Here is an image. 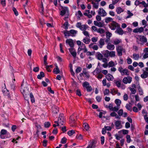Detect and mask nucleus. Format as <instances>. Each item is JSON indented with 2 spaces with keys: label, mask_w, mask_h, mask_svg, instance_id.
Segmentation results:
<instances>
[{
  "label": "nucleus",
  "mask_w": 148,
  "mask_h": 148,
  "mask_svg": "<svg viewBox=\"0 0 148 148\" xmlns=\"http://www.w3.org/2000/svg\"><path fill=\"white\" fill-rule=\"evenodd\" d=\"M110 56L111 57H114L115 56V53L114 51H109Z\"/></svg>",
  "instance_id": "nucleus-36"
},
{
  "label": "nucleus",
  "mask_w": 148,
  "mask_h": 148,
  "mask_svg": "<svg viewBox=\"0 0 148 148\" xmlns=\"http://www.w3.org/2000/svg\"><path fill=\"white\" fill-rule=\"evenodd\" d=\"M12 10L14 12V13L15 14L16 16H17L18 15V13L17 11L16 10V9L15 8H12Z\"/></svg>",
  "instance_id": "nucleus-60"
},
{
  "label": "nucleus",
  "mask_w": 148,
  "mask_h": 148,
  "mask_svg": "<svg viewBox=\"0 0 148 148\" xmlns=\"http://www.w3.org/2000/svg\"><path fill=\"white\" fill-rule=\"evenodd\" d=\"M127 14L128 15L127 16L126 18H129L131 17V16H133V14L130 12L129 10L127 11Z\"/></svg>",
  "instance_id": "nucleus-45"
},
{
  "label": "nucleus",
  "mask_w": 148,
  "mask_h": 148,
  "mask_svg": "<svg viewBox=\"0 0 148 148\" xmlns=\"http://www.w3.org/2000/svg\"><path fill=\"white\" fill-rule=\"evenodd\" d=\"M69 50L71 54L75 58L76 56V53L75 51L74 48H69Z\"/></svg>",
  "instance_id": "nucleus-13"
},
{
  "label": "nucleus",
  "mask_w": 148,
  "mask_h": 148,
  "mask_svg": "<svg viewBox=\"0 0 148 148\" xmlns=\"http://www.w3.org/2000/svg\"><path fill=\"white\" fill-rule=\"evenodd\" d=\"M116 11L118 14H120L123 11V10L121 7H118L116 8Z\"/></svg>",
  "instance_id": "nucleus-25"
},
{
  "label": "nucleus",
  "mask_w": 148,
  "mask_h": 148,
  "mask_svg": "<svg viewBox=\"0 0 148 148\" xmlns=\"http://www.w3.org/2000/svg\"><path fill=\"white\" fill-rule=\"evenodd\" d=\"M115 102L117 106H120L121 103V101L119 99H117L115 100Z\"/></svg>",
  "instance_id": "nucleus-34"
},
{
  "label": "nucleus",
  "mask_w": 148,
  "mask_h": 148,
  "mask_svg": "<svg viewBox=\"0 0 148 148\" xmlns=\"http://www.w3.org/2000/svg\"><path fill=\"white\" fill-rule=\"evenodd\" d=\"M138 90L139 94L141 95H143V92L142 89L140 87H139L138 88Z\"/></svg>",
  "instance_id": "nucleus-52"
},
{
  "label": "nucleus",
  "mask_w": 148,
  "mask_h": 148,
  "mask_svg": "<svg viewBox=\"0 0 148 148\" xmlns=\"http://www.w3.org/2000/svg\"><path fill=\"white\" fill-rule=\"evenodd\" d=\"M119 26H120L117 23L114 21H112V23L111 24L110 28L112 30H114L116 28H117L119 27Z\"/></svg>",
  "instance_id": "nucleus-6"
},
{
  "label": "nucleus",
  "mask_w": 148,
  "mask_h": 148,
  "mask_svg": "<svg viewBox=\"0 0 148 148\" xmlns=\"http://www.w3.org/2000/svg\"><path fill=\"white\" fill-rule=\"evenodd\" d=\"M2 91L5 95L8 96L9 98L10 97L9 92L5 88H2Z\"/></svg>",
  "instance_id": "nucleus-10"
},
{
  "label": "nucleus",
  "mask_w": 148,
  "mask_h": 148,
  "mask_svg": "<svg viewBox=\"0 0 148 148\" xmlns=\"http://www.w3.org/2000/svg\"><path fill=\"white\" fill-rule=\"evenodd\" d=\"M97 32L100 34H102L105 32V31L102 28H99L98 29Z\"/></svg>",
  "instance_id": "nucleus-42"
},
{
  "label": "nucleus",
  "mask_w": 148,
  "mask_h": 148,
  "mask_svg": "<svg viewBox=\"0 0 148 148\" xmlns=\"http://www.w3.org/2000/svg\"><path fill=\"white\" fill-rule=\"evenodd\" d=\"M132 80V78L129 76L124 77L122 80L123 82L125 84L130 83Z\"/></svg>",
  "instance_id": "nucleus-4"
},
{
  "label": "nucleus",
  "mask_w": 148,
  "mask_h": 148,
  "mask_svg": "<svg viewBox=\"0 0 148 148\" xmlns=\"http://www.w3.org/2000/svg\"><path fill=\"white\" fill-rule=\"evenodd\" d=\"M107 49L110 50H114L115 48L114 45L111 44L110 43H108L107 46Z\"/></svg>",
  "instance_id": "nucleus-14"
},
{
  "label": "nucleus",
  "mask_w": 148,
  "mask_h": 148,
  "mask_svg": "<svg viewBox=\"0 0 148 148\" xmlns=\"http://www.w3.org/2000/svg\"><path fill=\"white\" fill-rule=\"evenodd\" d=\"M83 73L84 74L85 76L88 78H89V75L86 72V69H84L83 71Z\"/></svg>",
  "instance_id": "nucleus-35"
},
{
  "label": "nucleus",
  "mask_w": 148,
  "mask_h": 148,
  "mask_svg": "<svg viewBox=\"0 0 148 148\" xmlns=\"http://www.w3.org/2000/svg\"><path fill=\"white\" fill-rule=\"evenodd\" d=\"M1 134L5 135L7 133V131L3 129L1 132Z\"/></svg>",
  "instance_id": "nucleus-57"
},
{
  "label": "nucleus",
  "mask_w": 148,
  "mask_h": 148,
  "mask_svg": "<svg viewBox=\"0 0 148 148\" xmlns=\"http://www.w3.org/2000/svg\"><path fill=\"white\" fill-rule=\"evenodd\" d=\"M94 23L95 26L100 27H103V23L101 22H98L97 21H94Z\"/></svg>",
  "instance_id": "nucleus-18"
},
{
  "label": "nucleus",
  "mask_w": 148,
  "mask_h": 148,
  "mask_svg": "<svg viewBox=\"0 0 148 148\" xmlns=\"http://www.w3.org/2000/svg\"><path fill=\"white\" fill-rule=\"evenodd\" d=\"M90 41V39L88 38L87 37H86L84 38L83 40V42L86 44H89Z\"/></svg>",
  "instance_id": "nucleus-26"
},
{
  "label": "nucleus",
  "mask_w": 148,
  "mask_h": 148,
  "mask_svg": "<svg viewBox=\"0 0 148 148\" xmlns=\"http://www.w3.org/2000/svg\"><path fill=\"white\" fill-rule=\"evenodd\" d=\"M67 139L65 137L63 138L61 140V143L62 144H64L66 143Z\"/></svg>",
  "instance_id": "nucleus-47"
},
{
  "label": "nucleus",
  "mask_w": 148,
  "mask_h": 148,
  "mask_svg": "<svg viewBox=\"0 0 148 148\" xmlns=\"http://www.w3.org/2000/svg\"><path fill=\"white\" fill-rule=\"evenodd\" d=\"M62 10L60 11V15L63 16L66 13V12L68 11V9L67 7H63L61 6Z\"/></svg>",
  "instance_id": "nucleus-9"
},
{
  "label": "nucleus",
  "mask_w": 148,
  "mask_h": 148,
  "mask_svg": "<svg viewBox=\"0 0 148 148\" xmlns=\"http://www.w3.org/2000/svg\"><path fill=\"white\" fill-rule=\"evenodd\" d=\"M99 46L100 48H102L103 46L105 44L104 39L102 38L100 39L99 41Z\"/></svg>",
  "instance_id": "nucleus-17"
},
{
  "label": "nucleus",
  "mask_w": 148,
  "mask_h": 148,
  "mask_svg": "<svg viewBox=\"0 0 148 148\" xmlns=\"http://www.w3.org/2000/svg\"><path fill=\"white\" fill-rule=\"evenodd\" d=\"M141 77L143 78H145L147 77V75L145 71L141 75Z\"/></svg>",
  "instance_id": "nucleus-64"
},
{
  "label": "nucleus",
  "mask_w": 148,
  "mask_h": 148,
  "mask_svg": "<svg viewBox=\"0 0 148 148\" xmlns=\"http://www.w3.org/2000/svg\"><path fill=\"white\" fill-rule=\"evenodd\" d=\"M45 76V74L43 72H41L40 74L38 75L37 76V78L39 79H41L42 77H44Z\"/></svg>",
  "instance_id": "nucleus-27"
},
{
  "label": "nucleus",
  "mask_w": 148,
  "mask_h": 148,
  "mask_svg": "<svg viewBox=\"0 0 148 148\" xmlns=\"http://www.w3.org/2000/svg\"><path fill=\"white\" fill-rule=\"evenodd\" d=\"M110 93L114 95V94H116L117 92V91L118 90H116L114 89H110Z\"/></svg>",
  "instance_id": "nucleus-40"
},
{
  "label": "nucleus",
  "mask_w": 148,
  "mask_h": 148,
  "mask_svg": "<svg viewBox=\"0 0 148 148\" xmlns=\"http://www.w3.org/2000/svg\"><path fill=\"white\" fill-rule=\"evenodd\" d=\"M64 118L62 117H60L58 119V123L61 125H63L64 123Z\"/></svg>",
  "instance_id": "nucleus-30"
},
{
  "label": "nucleus",
  "mask_w": 148,
  "mask_h": 148,
  "mask_svg": "<svg viewBox=\"0 0 148 148\" xmlns=\"http://www.w3.org/2000/svg\"><path fill=\"white\" fill-rule=\"evenodd\" d=\"M123 113V111L122 109H120L118 112V113L119 116L122 115Z\"/></svg>",
  "instance_id": "nucleus-63"
},
{
  "label": "nucleus",
  "mask_w": 148,
  "mask_h": 148,
  "mask_svg": "<svg viewBox=\"0 0 148 148\" xmlns=\"http://www.w3.org/2000/svg\"><path fill=\"white\" fill-rule=\"evenodd\" d=\"M114 65L115 64L114 62L112 61H110L108 64L109 67H113L114 66Z\"/></svg>",
  "instance_id": "nucleus-39"
},
{
  "label": "nucleus",
  "mask_w": 148,
  "mask_h": 148,
  "mask_svg": "<svg viewBox=\"0 0 148 148\" xmlns=\"http://www.w3.org/2000/svg\"><path fill=\"white\" fill-rule=\"evenodd\" d=\"M96 99L97 102H100L101 101L102 97L99 96H97L96 97Z\"/></svg>",
  "instance_id": "nucleus-54"
},
{
  "label": "nucleus",
  "mask_w": 148,
  "mask_h": 148,
  "mask_svg": "<svg viewBox=\"0 0 148 148\" xmlns=\"http://www.w3.org/2000/svg\"><path fill=\"white\" fill-rule=\"evenodd\" d=\"M137 41L138 43H139L140 41L143 43H145L147 42V39L143 36L138 35L137 37Z\"/></svg>",
  "instance_id": "nucleus-2"
},
{
  "label": "nucleus",
  "mask_w": 148,
  "mask_h": 148,
  "mask_svg": "<svg viewBox=\"0 0 148 148\" xmlns=\"http://www.w3.org/2000/svg\"><path fill=\"white\" fill-rule=\"evenodd\" d=\"M106 78L108 81H112L114 79L113 76L110 74H108L106 76Z\"/></svg>",
  "instance_id": "nucleus-16"
},
{
  "label": "nucleus",
  "mask_w": 148,
  "mask_h": 148,
  "mask_svg": "<svg viewBox=\"0 0 148 148\" xmlns=\"http://www.w3.org/2000/svg\"><path fill=\"white\" fill-rule=\"evenodd\" d=\"M119 108L120 106L117 105L116 106H115L114 108L113 107V109L112 110V111L117 112L118 111Z\"/></svg>",
  "instance_id": "nucleus-44"
},
{
  "label": "nucleus",
  "mask_w": 148,
  "mask_h": 148,
  "mask_svg": "<svg viewBox=\"0 0 148 148\" xmlns=\"http://www.w3.org/2000/svg\"><path fill=\"white\" fill-rule=\"evenodd\" d=\"M56 68H54L53 69V72L57 74L59 73L60 72V71L56 64Z\"/></svg>",
  "instance_id": "nucleus-21"
},
{
  "label": "nucleus",
  "mask_w": 148,
  "mask_h": 148,
  "mask_svg": "<svg viewBox=\"0 0 148 148\" xmlns=\"http://www.w3.org/2000/svg\"><path fill=\"white\" fill-rule=\"evenodd\" d=\"M52 112L54 114H56L58 111V108L55 106H53L52 107Z\"/></svg>",
  "instance_id": "nucleus-20"
},
{
  "label": "nucleus",
  "mask_w": 148,
  "mask_h": 148,
  "mask_svg": "<svg viewBox=\"0 0 148 148\" xmlns=\"http://www.w3.org/2000/svg\"><path fill=\"white\" fill-rule=\"evenodd\" d=\"M121 74L122 75H129V72L127 69H125L123 70L122 73Z\"/></svg>",
  "instance_id": "nucleus-23"
},
{
  "label": "nucleus",
  "mask_w": 148,
  "mask_h": 148,
  "mask_svg": "<svg viewBox=\"0 0 148 148\" xmlns=\"http://www.w3.org/2000/svg\"><path fill=\"white\" fill-rule=\"evenodd\" d=\"M86 47L85 45L83 43H82L80 46L79 47L78 49V51H80L81 50H82L83 49L85 48Z\"/></svg>",
  "instance_id": "nucleus-31"
},
{
  "label": "nucleus",
  "mask_w": 148,
  "mask_h": 148,
  "mask_svg": "<svg viewBox=\"0 0 148 148\" xmlns=\"http://www.w3.org/2000/svg\"><path fill=\"white\" fill-rule=\"evenodd\" d=\"M50 123L49 122H46L44 123L45 127L46 128H48L50 126Z\"/></svg>",
  "instance_id": "nucleus-48"
},
{
  "label": "nucleus",
  "mask_w": 148,
  "mask_h": 148,
  "mask_svg": "<svg viewBox=\"0 0 148 148\" xmlns=\"http://www.w3.org/2000/svg\"><path fill=\"white\" fill-rule=\"evenodd\" d=\"M123 99L125 101H127L128 99V95L127 94H125L123 96Z\"/></svg>",
  "instance_id": "nucleus-59"
},
{
  "label": "nucleus",
  "mask_w": 148,
  "mask_h": 148,
  "mask_svg": "<svg viewBox=\"0 0 148 148\" xmlns=\"http://www.w3.org/2000/svg\"><path fill=\"white\" fill-rule=\"evenodd\" d=\"M104 95H108L109 94L110 91L109 89H106L103 92Z\"/></svg>",
  "instance_id": "nucleus-43"
},
{
  "label": "nucleus",
  "mask_w": 148,
  "mask_h": 148,
  "mask_svg": "<svg viewBox=\"0 0 148 148\" xmlns=\"http://www.w3.org/2000/svg\"><path fill=\"white\" fill-rule=\"evenodd\" d=\"M96 56L97 59L99 60H101L103 58V55L99 52L96 53Z\"/></svg>",
  "instance_id": "nucleus-15"
},
{
  "label": "nucleus",
  "mask_w": 148,
  "mask_h": 148,
  "mask_svg": "<svg viewBox=\"0 0 148 148\" xmlns=\"http://www.w3.org/2000/svg\"><path fill=\"white\" fill-rule=\"evenodd\" d=\"M129 89L131 91V93L132 94H135L136 92V90L134 88H132L131 87L129 88Z\"/></svg>",
  "instance_id": "nucleus-49"
},
{
  "label": "nucleus",
  "mask_w": 148,
  "mask_h": 148,
  "mask_svg": "<svg viewBox=\"0 0 148 148\" xmlns=\"http://www.w3.org/2000/svg\"><path fill=\"white\" fill-rule=\"evenodd\" d=\"M127 142V143H130L131 141V138L130 136L129 135H127L126 136Z\"/></svg>",
  "instance_id": "nucleus-55"
},
{
  "label": "nucleus",
  "mask_w": 148,
  "mask_h": 148,
  "mask_svg": "<svg viewBox=\"0 0 148 148\" xmlns=\"http://www.w3.org/2000/svg\"><path fill=\"white\" fill-rule=\"evenodd\" d=\"M97 141L95 140H93L89 146H90V148H95L96 147V144Z\"/></svg>",
  "instance_id": "nucleus-19"
},
{
  "label": "nucleus",
  "mask_w": 148,
  "mask_h": 148,
  "mask_svg": "<svg viewBox=\"0 0 148 148\" xmlns=\"http://www.w3.org/2000/svg\"><path fill=\"white\" fill-rule=\"evenodd\" d=\"M82 86L86 88L88 92H91L92 90L91 86L90 85L89 83L87 82H84Z\"/></svg>",
  "instance_id": "nucleus-3"
},
{
  "label": "nucleus",
  "mask_w": 148,
  "mask_h": 148,
  "mask_svg": "<svg viewBox=\"0 0 148 148\" xmlns=\"http://www.w3.org/2000/svg\"><path fill=\"white\" fill-rule=\"evenodd\" d=\"M70 34L71 35V36H75V35L77 34V31L75 30L74 29H71L70 31Z\"/></svg>",
  "instance_id": "nucleus-29"
},
{
  "label": "nucleus",
  "mask_w": 148,
  "mask_h": 148,
  "mask_svg": "<svg viewBox=\"0 0 148 148\" xmlns=\"http://www.w3.org/2000/svg\"><path fill=\"white\" fill-rule=\"evenodd\" d=\"M24 80H23V82L21 84L20 91L25 99L26 98H27V96H29V92L27 87V84L26 83L24 84Z\"/></svg>",
  "instance_id": "nucleus-1"
},
{
  "label": "nucleus",
  "mask_w": 148,
  "mask_h": 148,
  "mask_svg": "<svg viewBox=\"0 0 148 148\" xmlns=\"http://www.w3.org/2000/svg\"><path fill=\"white\" fill-rule=\"evenodd\" d=\"M66 44H68L71 47V48H73L74 44L73 40L71 39H67L66 41Z\"/></svg>",
  "instance_id": "nucleus-7"
},
{
  "label": "nucleus",
  "mask_w": 148,
  "mask_h": 148,
  "mask_svg": "<svg viewBox=\"0 0 148 148\" xmlns=\"http://www.w3.org/2000/svg\"><path fill=\"white\" fill-rule=\"evenodd\" d=\"M99 15L102 17H104L107 15V13L103 8H99L98 11Z\"/></svg>",
  "instance_id": "nucleus-5"
},
{
  "label": "nucleus",
  "mask_w": 148,
  "mask_h": 148,
  "mask_svg": "<svg viewBox=\"0 0 148 148\" xmlns=\"http://www.w3.org/2000/svg\"><path fill=\"white\" fill-rule=\"evenodd\" d=\"M114 124L116 126V128L117 129H119L121 128V121H116Z\"/></svg>",
  "instance_id": "nucleus-11"
},
{
  "label": "nucleus",
  "mask_w": 148,
  "mask_h": 148,
  "mask_svg": "<svg viewBox=\"0 0 148 148\" xmlns=\"http://www.w3.org/2000/svg\"><path fill=\"white\" fill-rule=\"evenodd\" d=\"M92 45L91 44L89 45L90 47L92 48V49L94 50H97L98 49V47L97 45H94L92 47Z\"/></svg>",
  "instance_id": "nucleus-41"
},
{
  "label": "nucleus",
  "mask_w": 148,
  "mask_h": 148,
  "mask_svg": "<svg viewBox=\"0 0 148 148\" xmlns=\"http://www.w3.org/2000/svg\"><path fill=\"white\" fill-rule=\"evenodd\" d=\"M121 42V40L120 39H116L113 41V44L115 45H117Z\"/></svg>",
  "instance_id": "nucleus-24"
},
{
  "label": "nucleus",
  "mask_w": 148,
  "mask_h": 148,
  "mask_svg": "<svg viewBox=\"0 0 148 148\" xmlns=\"http://www.w3.org/2000/svg\"><path fill=\"white\" fill-rule=\"evenodd\" d=\"M133 58L136 60H138L139 58V55L134 53L133 55Z\"/></svg>",
  "instance_id": "nucleus-32"
},
{
  "label": "nucleus",
  "mask_w": 148,
  "mask_h": 148,
  "mask_svg": "<svg viewBox=\"0 0 148 148\" xmlns=\"http://www.w3.org/2000/svg\"><path fill=\"white\" fill-rule=\"evenodd\" d=\"M83 127L86 130H88L89 129L88 125L86 123H85L83 124Z\"/></svg>",
  "instance_id": "nucleus-37"
},
{
  "label": "nucleus",
  "mask_w": 148,
  "mask_h": 148,
  "mask_svg": "<svg viewBox=\"0 0 148 148\" xmlns=\"http://www.w3.org/2000/svg\"><path fill=\"white\" fill-rule=\"evenodd\" d=\"M82 25L81 24V23L80 22H78L76 24V26L77 27L79 28V29L81 28V26Z\"/></svg>",
  "instance_id": "nucleus-62"
},
{
  "label": "nucleus",
  "mask_w": 148,
  "mask_h": 148,
  "mask_svg": "<svg viewBox=\"0 0 148 148\" xmlns=\"http://www.w3.org/2000/svg\"><path fill=\"white\" fill-rule=\"evenodd\" d=\"M82 68L80 67H78L76 69L75 72L77 73H80L82 71Z\"/></svg>",
  "instance_id": "nucleus-53"
},
{
  "label": "nucleus",
  "mask_w": 148,
  "mask_h": 148,
  "mask_svg": "<svg viewBox=\"0 0 148 148\" xmlns=\"http://www.w3.org/2000/svg\"><path fill=\"white\" fill-rule=\"evenodd\" d=\"M64 32V34L65 36H70L71 35L70 34V31H66V32Z\"/></svg>",
  "instance_id": "nucleus-46"
},
{
  "label": "nucleus",
  "mask_w": 148,
  "mask_h": 148,
  "mask_svg": "<svg viewBox=\"0 0 148 148\" xmlns=\"http://www.w3.org/2000/svg\"><path fill=\"white\" fill-rule=\"evenodd\" d=\"M125 107L126 109L129 110H132V106L131 105V103L127 104L125 106Z\"/></svg>",
  "instance_id": "nucleus-33"
},
{
  "label": "nucleus",
  "mask_w": 148,
  "mask_h": 148,
  "mask_svg": "<svg viewBox=\"0 0 148 148\" xmlns=\"http://www.w3.org/2000/svg\"><path fill=\"white\" fill-rule=\"evenodd\" d=\"M115 32L120 35H122L124 33L123 30L120 27V26H119V27L117 29Z\"/></svg>",
  "instance_id": "nucleus-12"
},
{
  "label": "nucleus",
  "mask_w": 148,
  "mask_h": 148,
  "mask_svg": "<svg viewBox=\"0 0 148 148\" xmlns=\"http://www.w3.org/2000/svg\"><path fill=\"white\" fill-rule=\"evenodd\" d=\"M124 50L123 48L121 46H118L116 48V51L118 54L119 56H121L122 55V52Z\"/></svg>",
  "instance_id": "nucleus-8"
},
{
  "label": "nucleus",
  "mask_w": 148,
  "mask_h": 148,
  "mask_svg": "<svg viewBox=\"0 0 148 148\" xmlns=\"http://www.w3.org/2000/svg\"><path fill=\"white\" fill-rule=\"evenodd\" d=\"M75 133V131L72 130L69 131L67 132L69 136H71Z\"/></svg>",
  "instance_id": "nucleus-38"
},
{
  "label": "nucleus",
  "mask_w": 148,
  "mask_h": 148,
  "mask_svg": "<svg viewBox=\"0 0 148 148\" xmlns=\"http://www.w3.org/2000/svg\"><path fill=\"white\" fill-rule=\"evenodd\" d=\"M76 94L79 96H81L82 95L81 91L79 89H77V90Z\"/></svg>",
  "instance_id": "nucleus-58"
},
{
  "label": "nucleus",
  "mask_w": 148,
  "mask_h": 148,
  "mask_svg": "<svg viewBox=\"0 0 148 148\" xmlns=\"http://www.w3.org/2000/svg\"><path fill=\"white\" fill-rule=\"evenodd\" d=\"M88 28V26L86 25H83L81 26L80 29L83 31H85Z\"/></svg>",
  "instance_id": "nucleus-22"
},
{
  "label": "nucleus",
  "mask_w": 148,
  "mask_h": 148,
  "mask_svg": "<svg viewBox=\"0 0 148 148\" xmlns=\"http://www.w3.org/2000/svg\"><path fill=\"white\" fill-rule=\"evenodd\" d=\"M104 55V56L106 57H108V56H110L109 51L108 50H106Z\"/></svg>",
  "instance_id": "nucleus-51"
},
{
  "label": "nucleus",
  "mask_w": 148,
  "mask_h": 148,
  "mask_svg": "<svg viewBox=\"0 0 148 148\" xmlns=\"http://www.w3.org/2000/svg\"><path fill=\"white\" fill-rule=\"evenodd\" d=\"M115 84L118 87H120L121 85V81H116L115 82Z\"/></svg>",
  "instance_id": "nucleus-50"
},
{
  "label": "nucleus",
  "mask_w": 148,
  "mask_h": 148,
  "mask_svg": "<svg viewBox=\"0 0 148 148\" xmlns=\"http://www.w3.org/2000/svg\"><path fill=\"white\" fill-rule=\"evenodd\" d=\"M1 3L3 7L6 5V1L5 0H1Z\"/></svg>",
  "instance_id": "nucleus-56"
},
{
  "label": "nucleus",
  "mask_w": 148,
  "mask_h": 148,
  "mask_svg": "<svg viewBox=\"0 0 148 148\" xmlns=\"http://www.w3.org/2000/svg\"><path fill=\"white\" fill-rule=\"evenodd\" d=\"M92 29L95 32H97L98 30L97 28L95 26H93L91 27Z\"/></svg>",
  "instance_id": "nucleus-61"
},
{
  "label": "nucleus",
  "mask_w": 148,
  "mask_h": 148,
  "mask_svg": "<svg viewBox=\"0 0 148 148\" xmlns=\"http://www.w3.org/2000/svg\"><path fill=\"white\" fill-rule=\"evenodd\" d=\"M105 20V22L107 23L112 21L113 20V19L111 17H108L106 18Z\"/></svg>",
  "instance_id": "nucleus-28"
}]
</instances>
